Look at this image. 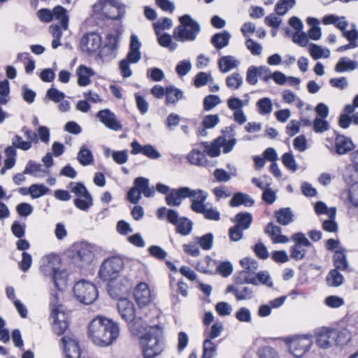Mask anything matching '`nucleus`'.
I'll use <instances>...</instances> for the list:
<instances>
[{
	"label": "nucleus",
	"mask_w": 358,
	"mask_h": 358,
	"mask_svg": "<svg viewBox=\"0 0 358 358\" xmlns=\"http://www.w3.org/2000/svg\"><path fill=\"white\" fill-rule=\"evenodd\" d=\"M334 263L336 269L341 271H346L348 269V262L345 249L339 248L335 251L334 255Z\"/></svg>",
	"instance_id": "e433bc0d"
},
{
	"label": "nucleus",
	"mask_w": 358,
	"mask_h": 358,
	"mask_svg": "<svg viewBox=\"0 0 358 358\" xmlns=\"http://www.w3.org/2000/svg\"><path fill=\"white\" fill-rule=\"evenodd\" d=\"M50 277L52 278L55 287L58 290H64L67 287L68 273L66 270L59 268Z\"/></svg>",
	"instance_id": "7c9ffc66"
},
{
	"label": "nucleus",
	"mask_w": 358,
	"mask_h": 358,
	"mask_svg": "<svg viewBox=\"0 0 358 358\" xmlns=\"http://www.w3.org/2000/svg\"><path fill=\"white\" fill-rule=\"evenodd\" d=\"M157 40L161 46L168 48L171 51L175 50L177 48V44L173 42L171 35L168 34H160L159 33L157 36Z\"/></svg>",
	"instance_id": "680f3d73"
},
{
	"label": "nucleus",
	"mask_w": 358,
	"mask_h": 358,
	"mask_svg": "<svg viewBox=\"0 0 358 358\" xmlns=\"http://www.w3.org/2000/svg\"><path fill=\"white\" fill-rule=\"evenodd\" d=\"M358 64L356 61L352 60L348 57H341L336 63L334 71L337 73H343L351 71L357 69Z\"/></svg>",
	"instance_id": "473e14b6"
},
{
	"label": "nucleus",
	"mask_w": 358,
	"mask_h": 358,
	"mask_svg": "<svg viewBox=\"0 0 358 358\" xmlns=\"http://www.w3.org/2000/svg\"><path fill=\"white\" fill-rule=\"evenodd\" d=\"M214 236L212 233H208L202 236L194 237V241L204 250H210L213 245Z\"/></svg>",
	"instance_id": "603ef678"
},
{
	"label": "nucleus",
	"mask_w": 358,
	"mask_h": 358,
	"mask_svg": "<svg viewBox=\"0 0 358 358\" xmlns=\"http://www.w3.org/2000/svg\"><path fill=\"white\" fill-rule=\"evenodd\" d=\"M176 227V232L182 236H187L191 234L193 229V222L187 217H181L175 225Z\"/></svg>",
	"instance_id": "79ce46f5"
},
{
	"label": "nucleus",
	"mask_w": 358,
	"mask_h": 358,
	"mask_svg": "<svg viewBox=\"0 0 358 358\" xmlns=\"http://www.w3.org/2000/svg\"><path fill=\"white\" fill-rule=\"evenodd\" d=\"M120 334L118 324L110 319L99 315L94 318L88 327V335L97 346L110 345Z\"/></svg>",
	"instance_id": "f03ea898"
},
{
	"label": "nucleus",
	"mask_w": 358,
	"mask_h": 358,
	"mask_svg": "<svg viewBox=\"0 0 358 358\" xmlns=\"http://www.w3.org/2000/svg\"><path fill=\"white\" fill-rule=\"evenodd\" d=\"M173 26L172 20L168 17H163L159 19L157 22L153 24L154 29L157 36L165 29H169Z\"/></svg>",
	"instance_id": "052dcab7"
},
{
	"label": "nucleus",
	"mask_w": 358,
	"mask_h": 358,
	"mask_svg": "<svg viewBox=\"0 0 358 358\" xmlns=\"http://www.w3.org/2000/svg\"><path fill=\"white\" fill-rule=\"evenodd\" d=\"M188 162L193 165L196 166H206L207 164V159L204 153L198 150H192L187 157Z\"/></svg>",
	"instance_id": "a19ab883"
},
{
	"label": "nucleus",
	"mask_w": 358,
	"mask_h": 358,
	"mask_svg": "<svg viewBox=\"0 0 358 358\" xmlns=\"http://www.w3.org/2000/svg\"><path fill=\"white\" fill-rule=\"evenodd\" d=\"M231 34L227 31H223L214 34L210 38V43L217 50L227 47L229 43Z\"/></svg>",
	"instance_id": "c85d7f7f"
},
{
	"label": "nucleus",
	"mask_w": 358,
	"mask_h": 358,
	"mask_svg": "<svg viewBox=\"0 0 358 358\" xmlns=\"http://www.w3.org/2000/svg\"><path fill=\"white\" fill-rule=\"evenodd\" d=\"M259 358H280L278 352L270 346H264L258 350Z\"/></svg>",
	"instance_id": "774afa93"
},
{
	"label": "nucleus",
	"mask_w": 358,
	"mask_h": 358,
	"mask_svg": "<svg viewBox=\"0 0 358 358\" xmlns=\"http://www.w3.org/2000/svg\"><path fill=\"white\" fill-rule=\"evenodd\" d=\"M314 336L315 343L320 348H330L334 345H341L344 342L343 333L333 328H318L315 330Z\"/></svg>",
	"instance_id": "423d86ee"
},
{
	"label": "nucleus",
	"mask_w": 358,
	"mask_h": 358,
	"mask_svg": "<svg viewBox=\"0 0 358 358\" xmlns=\"http://www.w3.org/2000/svg\"><path fill=\"white\" fill-rule=\"evenodd\" d=\"M282 162L284 166L289 170L294 172L298 169V165L292 153L285 152L282 156Z\"/></svg>",
	"instance_id": "69168bd1"
},
{
	"label": "nucleus",
	"mask_w": 358,
	"mask_h": 358,
	"mask_svg": "<svg viewBox=\"0 0 358 358\" xmlns=\"http://www.w3.org/2000/svg\"><path fill=\"white\" fill-rule=\"evenodd\" d=\"M134 187L145 197H152L155 194L154 187H150L149 180L143 177L136 178L134 180Z\"/></svg>",
	"instance_id": "bb28decb"
},
{
	"label": "nucleus",
	"mask_w": 358,
	"mask_h": 358,
	"mask_svg": "<svg viewBox=\"0 0 358 358\" xmlns=\"http://www.w3.org/2000/svg\"><path fill=\"white\" fill-rule=\"evenodd\" d=\"M196 213L202 214L208 220L219 221L220 220V213L210 203H206L201 208V211Z\"/></svg>",
	"instance_id": "c03bdc74"
},
{
	"label": "nucleus",
	"mask_w": 358,
	"mask_h": 358,
	"mask_svg": "<svg viewBox=\"0 0 358 358\" xmlns=\"http://www.w3.org/2000/svg\"><path fill=\"white\" fill-rule=\"evenodd\" d=\"M24 173L31 175L36 178H43L49 174V171L44 168L41 164L29 160L24 169Z\"/></svg>",
	"instance_id": "a878e982"
},
{
	"label": "nucleus",
	"mask_w": 358,
	"mask_h": 358,
	"mask_svg": "<svg viewBox=\"0 0 358 358\" xmlns=\"http://www.w3.org/2000/svg\"><path fill=\"white\" fill-rule=\"evenodd\" d=\"M255 203V201L252 197L242 192L236 193L230 201V206L231 207H236L240 205H244L245 206H252Z\"/></svg>",
	"instance_id": "c9c22d12"
},
{
	"label": "nucleus",
	"mask_w": 358,
	"mask_h": 358,
	"mask_svg": "<svg viewBox=\"0 0 358 358\" xmlns=\"http://www.w3.org/2000/svg\"><path fill=\"white\" fill-rule=\"evenodd\" d=\"M61 263V258L58 255H46L40 261L39 270L43 275L50 277L60 268Z\"/></svg>",
	"instance_id": "ddd939ff"
},
{
	"label": "nucleus",
	"mask_w": 358,
	"mask_h": 358,
	"mask_svg": "<svg viewBox=\"0 0 358 358\" xmlns=\"http://www.w3.org/2000/svg\"><path fill=\"white\" fill-rule=\"evenodd\" d=\"M183 98V92L176 87L171 86L166 88V103L176 104Z\"/></svg>",
	"instance_id": "ea45409f"
},
{
	"label": "nucleus",
	"mask_w": 358,
	"mask_h": 358,
	"mask_svg": "<svg viewBox=\"0 0 358 358\" xmlns=\"http://www.w3.org/2000/svg\"><path fill=\"white\" fill-rule=\"evenodd\" d=\"M240 64V60L232 55L222 56L217 62L219 69L223 73H226L236 69Z\"/></svg>",
	"instance_id": "393cba45"
},
{
	"label": "nucleus",
	"mask_w": 358,
	"mask_h": 358,
	"mask_svg": "<svg viewBox=\"0 0 358 358\" xmlns=\"http://www.w3.org/2000/svg\"><path fill=\"white\" fill-rule=\"evenodd\" d=\"M188 197L191 198V209L197 213L201 211V208L206 205V201L208 198V193L201 189H192L189 188Z\"/></svg>",
	"instance_id": "6ab92c4d"
},
{
	"label": "nucleus",
	"mask_w": 358,
	"mask_h": 358,
	"mask_svg": "<svg viewBox=\"0 0 358 358\" xmlns=\"http://www.w3.org/2000/svg\"><path fill=\"white\" fill-rule=\"evenodd\" d=\"M234 295L238 301L249 300L253 297V291L248 287H238L234 290Z\"/></svg>",
	"instance_id": "bf43d9fd"
},
{
	"label": "nucleus",
	"mask_w": 358,
	"mask_h": 358,
	"mask_svg": "<svg viewBox=\"0 0 358 358\" xmlns=\"http://www.w3.org/2000/svg\"><path fill=\"white\" fill-rule=\"evenodd\" d=\"M243 83V76L238 72L233 73L226 78L227 86L232 90L239 89Z\"/></svg>",
	"instance_id": "49530a36"
},
{
	"label": "nucleus",
	"mask_w": 358,
	"mask_h": 358,
	"mask_svg": "<svg viewBox=\"0 0 358 358\" xmlns=\"http://www.w3.org/2000/svg\"><path fill=\"white\" fill-rule=\"evenodd\" d=\"M124 268V261L119 257H112L105 259L101 264L99 275L104 281H109V292H113L112 282L116 280Z\"/></svg>",
	"instance_id": "39448f33"
},
{
	"label": "nucleus",
	"mask_w": 358,
	"mask_h": 358,
	"mask_svg": "<svg viewBox=\"0 0 358 358\" xmlns=\"http://www.w3.org/2000/svg\"><path fill=\"white\" fill-rule=\"evenodd\" d=\"M216 355L217 345L210 339H205L203 343L202 358H215Z\"/></svg>",
	"instance_id": "864d4df0"
},
{
	"label": "nucleus",
	"mask_w": 358,
	"mask_h": 358,
	"mask_svg": "<svg viewBox=\"0 0 358 358\" xmlns=\"http://www.w3.org/2000/svg\"><path fill=\"white\" fill-rule=\"evenodd\" d=\"M221 103V99L219 96L210 94L206 96L203 102V109L209 111L216 107Z\"/></svg>",
	"instance_id": "e2e57ef3"
},
{
	"label": "nucleus",
	"mask_w": 358,
	"mask_h": 358,
	"mask_svg": "<svg viewBox=\"0 0 358 358\" xmlns=\"http://www.w3.org/2000/svg\"><path fill=\"white\" fill-rule=\"evenodd\" d=\"M343 275L338 271V269L331 270L327 277V284L329 287H338L343 283Z\"/></svg>",
	"instance_id": "37998d69"
},
{
	"label": "nucleus",
	"mask_w": 358,
	"mask_h": 358,
	"mask_svg": "<svg viewBox=\"0 0 358 358\" xmlns=\"http://www.w3.org/2000/svg\"><path fill=\"white\" fill-rule=\"evenodd\" d=\"M157 217L159 220H164L166 218L169 223L174 226L178 224L180 218L178 211L173 209H167L166 207H161L158 208L157 211Z\"/></svg>",
	"instance_id": "cd10ccee"
},
{
	"label": "nucleus",
	"mask_w": 358,
	"mask_h": 358,
	"mask_svg": "<svg viewBox=\"0 0 358 358\" xmlns=\"http://www.w3.org/2000/svg\"><path fill=\"white\" fill-rule=\"evenodd\" d=\"M76 75L78 76V85L85 87L90 84V78L94 75V72L91 69L80 65L76 70Z\"/></svg>",
	"instance_id": "c756f323"
},
{
	"label": "nucleus",
	"mask_w": 358,
	"mask_h": 358,
	"mask_svg": "<svg viewBox=\"0 0 358 358\" xmlns=\"http://www.w3.org/2000/svg\"><path fill=\"white\" fill-rule=\"evenodd\" d=\"M220 122V117L217 114L207 115L203 117L202 120L203 128L198 130L199 134L201 136L207 135V129L214 128Z\"/></svg>",
	"instance_id": "2f4dec72"
},
{
	"label": "nucleus",
	"mask_w": 358,
	"mask_h": 358,
	"mask_svg": "<svg viewBox=\"0 0 358 358\" xmlns=\"http://www.w3.org/2000/svg\"><path fill=\"white\" fill-rule=\"evenodd\" d=\"M243 282L253 285L262 284L269 287L273 286V281L267 271L259 272L256 275L246 276L245 279H243Z\"/></svg>",
	"instance_id": "5701e85b"
},
{
	"label": "nucleus",
	"mask_w": 358,
	"mask_h": 358,
	"mask_svg": "<svg viewBox=\"0 0 358 358\" xmlns=\"http://www.w3.org/2000/svg\"><path fill=\"white\" fill-rule=\"evenodd\" d=\"M189 187H183L172 189L166 197V202L170 206H178L183 199L188 198Z\"/></svg>",
	"instance_id": "412c9836"
},
{
	"label": "nucleus",
	"mask_w": 358,
	"mask_h": 358,
	"mask_svg": "<svg viewBox=\"0 0 358 358\" xmlns=\"http://www.w3.org/2000/svg\"><path fill=\"white\" fill-rule=\"evenodd\" d=\"M252 216L249 213H240L236 216V222L237 226L242 229H248L252 223Z\"/></svg>",
	"instance_id": "5fc2aeb1"
},
{
	"label": "nucleus",
	"mask_w": 358,
	"mask_h": 358,
	"mask_svg": "<svg viewBox=\"0 0 358 358\" xmlns=\"http://www.w3.org/2000/svg\"><path fill=\"white\" fill-rule=\"evenodd\" d=\"M258 113L262 115H269L273 110L271 99L264 97L259 99L257 102Z\"/></svg>",
	"instance_id": "de8ad7c7"
},
{
	"label": "nucleus",
	"mask_w": 358,
	"mask_h": 358,
	"mask_svg": "<svg viewBox=\"0 0 358 358\" xmlns=\"http://www.w3.org/2000/svg\"><path fill=\"white\" fill-rule=\"evenodd\" d=\"M277 222L287 226L294 221V214L290 208H282L275 212Z\"/></svg>",
	"instance_id": "72a5a7b5"
},
{
	"label": "nucleus",
	"mask_w": 358,
	"mask_h": 358,
	"mask_svg": "<svg viewBox=\"0 0 358 358\" xmlns=\"http://www.w3.org/2000/svg\"><path fill=\"white\" fill-rule=\"evenodd\" d=\"M130 331L138 337L144 358H154L163 351L164 334L159 325L149 326L146 322L141 326L136 322L131 325Z\"/></svg>",
	"instance_id": "f257e3e1"
},
{
	"label": "nucleus",
	"mask_w": 358,
	"mask_h": 358,
	"mask_svg": "<svg viewBox=\"0 0 358 358\" xmlns=\"http://www.w3.org/2000/svg\"><path fill=\"white\" fill-rule=\"evenodd\" d=\"M73 203L78 209L87 211L93 206V199L92 195L83 196V198H76L74 199Z\"/></svg>",
	"instance_id": "13d9d810"
},
{
	"label": "nucleus",
	"mask_w": 358,
	"mask_h": 358,
	"mask_svg": "<svg viewBox=\"0 0 358 358\" xmlns=\"http://www.w3.org/2000/svg\"><path fill=\"white\" fill-rule=\"evenodd\" d=\"M315 210L317 215L325 214L329 217H336V208L335 207L328 208L326 204L322 201H318L315 204Z\"/></svg>",
	"instance_id": "6e6d98bb"
},
{
	"label": "nucleus",
	"mask_w": 358,
	"mask_h": 358,
	"mask_svg": "<svg viewBox=\"0 0 358 358\" xmlns=\"http://www.w3.org/2000/svg\"><path fill=\"white\" fill-rule=\"evenodd\" d=\"M94 246L88 243H80L76 247L73 259L80 266L90 264L94 257Z\"/></svg>",
	"instance_id": "f8f14e48"
},
{
	"label": "nucleus",
	"mask_w": 358,
	"mask_h": 358,
	"mask_svg": "<svg viewBox=\"0 0 358 358\" xmlns=\"http://www.w3.org/2000/svg\"><path fill=\"white\" fill-rule=\"evenodd\" d=\"M73 295L80 303L89 305L96 300L98 291L94 284L81 280L74 285Z\"/></svg>",
	"instance_id": "6e6552de"
},
{
	"label": "nucleus",
	"mask_w": 358,
	"mask_h": 358,
	"mask_svg": "<svg viewBox=\"0 0 358 358\" xmlns=\"http://www.w3.org/2000/svg\"><path fill=\"white\" fill-rule=\"evenodd\" d=\"M327 146V148H330V146ZM331 148H333V150L336 154L343 155L353 150L355 148V145L350 138L344 135L338 134L335 137Z\"/></svg>",
	"instance_id": "dca6fc26"
},
{
	"label": "nucleus",
	"mask_w": 358,
	"mask_h": 358,
	"mask_svg": "<svg viewBox=\"0 0 358 358\" xmlns=\"http://www.w3.org/2000/svg\"><path fill=\"white\" fill-rule=\"evenodd\" d=\"M282 101L287 104L295 103L298 108H302L304 106L303 101L297 96L292 91L285 90L282 92Z\"/></svg>",
	"instance_id": "a18cd8bd"
},
{
	"label": "nucleus",
	"mask_w": 358,
	"mask_h": 358,
	"mask_svg": "<svg viewBox=\"0 0 358 358\" xmlns=\"http://www.w3.org/2000/svg\"><path fill=\"white\" fill-rule=\"evenodd\" d=\"M180 25L174 29L173 37L178 41H193L201 31L199 24L189 15L179 18Z\"/></svg>",
	"instance_id": "20e7f679"
},
{
	"label": "nucleus",
	"mask_w": 358,
	"mask_h": 358,
	"mask_svg": "<svg viewBox=\"0 0 358 358\" xmlns=\"http://www.w3.org/2000/svg\"><path fill=\"white\" fill-rule=\"evenodd\" d=\"M340 173L344 182L348 185L357 184L358 167L352 163L347 164L343 167L339 168Z\"/></svg>",
	"instance_id": "4be33fe9"
},
{
	"label": "nucleus",
	"mask_w": 358,
	"mask_h": 358,
	"mask_svg": "<svg viewBox=\"0 0 358 358\" xmlns=\"http://www.w3.org/2000/svg\"><path fill=\"white\" fill-rule=\"evenodd\" d=\"M55 13L56 15H59L57 17L59 18V24H52L49 27V31L53 38L51 43L53 49H57L62 45L60 39L63 31L68 29L69 21L66 9L59 8L56 9Z\"/></svg>",
	"instance_id": "9b49d317"
},
{
	"label": "nucleus",
	"mask_w": 358,
	"mask_h": 358,
	"mask_svg": "<svg viewBox=\"0 0 358 358\" xmlns=\"http://www.w3.org/2000/svg\"><path fill=\"white\" fill-rule=\"evenodd\" d=\"M64 353L66 358H80L81 351L74 336H65L62 338Z\"/></svg>",
	"instance_id": "f3484780"
},
{
	"label": "nucleus",
	"mask_w": 358,
	"mask_h": 358,
	"mask_svg": "<svg viewBox=\"0 0 358 358\" xmlns=\"http://www.w3.org/2000/svg\"><path fill=\"white\" fill-rule=\"evenodd\" d=\"M68 188L76 196V198H83L91 195L86 187L80 182H71Z\"/></svg>",
	"instance_id": "8fccbe9b"
},
{
	"label": "nucleus",
	"mask_w": 358,
	"mask_h": 358,
	"mask_svg": "<svg viewBox=\"0 0 358 358\" xmlns=\"http://www.w3.org/2000/svg\"><path fill=\"white\" fill-rule=\"evenodd\" d=\"M102 44L101 36L95 32L85 34L80 41V48L84 52L92 55L99 50Z\"/></svg>",
	"instance_id": "4468645a"
},
{
	"label": "nucleus",
	"mask_w": 358,
	"mask_h": 358,
	"mask_svg": "<svg viewBox=\"0 0 358 358\" xmlns=\"http://www.w3.org/2000/svg\"><path fill=\"white\" fill-rule=\"evenodd\" d=\"M94 8L95 10L113 20L122 19L125 14V7L119 0H99Z\"/></svg>",
	"instance_id": "1a4fd4ad"
},
{
	"label": "nucleus",
	"mask_w": 358,
	"mask_h": 358,
	"mask_svg": "<svg viewBox=\"0 0 358 358\" xmlns=\"http://www.w3.org/2000/svg\"><path fill=\"white\" fill-rule=\"evenodd\" d=\"M282 340L287 345L289 352L298 358L309 351L313 345V337L309 334L284 337Z\"/></svg>",
	"instance_id": "0eeeda50"
},
{
	"label": "nucleus",
	"mask_w": 358,
	"mask_h": 358,
	"mask_svg": "<svg viewBox=\"0 0 358 358\" xmlns=\"http://www.w3.org/2000/svg\"><path fill=\"white\" fill-rule=\"evenodd\" d=\"M135 299L140 308L150 305L152 302L151 291L145 282H140L135 289Z\"/></svg>",
	"instance_id": "a211bd4d"
},
{
	"label": "nucleus",
	"mask_w": 358,
	"mask_h": 358,
	"mask_svg": "<svg viewBox=\"0 0 358 358\" xmlns=\"http://www.w3.org/2000/svg\"><path fill=\"white\" fill-rule=\"evenodd\" d=\"M117 308L122 318L129 323L130 329L136 322L141 326L145 324L147 321L141 315L139 312H136L134 303L127 298H121L117 303Z\"/></svg>",
	"instance_id": "9d476101"
},
{
	"label": "nucleus",
	"mask_w": 358,
	"mask_h": 358,
	"mask_svg": "<svg viewBox=\"0 0 358 358\" xmlns=\"http://www.w3.org/2000/svg\"><path fill=\"white\" fill-rule=\"evenodd\" d=\"M240 264L243 269L237 277L236 282L245 283L243 282V279H245L246 276L253 275L258 268V262L251 257H245L240 261Z\"/></svg>",
	"instance_id": "aec40b11"
},
{
	"label": "nucleus",
	"mask_w": 358,
	"mask_h": 358,
	"mask_svg": "<svg viewBox=\"0 0 358 358\" xmlns=\"http://www.w3.org/2000/svg\"><path fill=\"white\" fill-rule=\"evenodd\" d=\"M223 142H224V138L220 137L211 144H208L207 142L203 143L204 151L212 157H218L220 154L222 143Z\"/></svg>",
	"instance_id": "4c0bfd02"
},
{
	"label": "nucleus",
	"mask_w": 358,
	"mask_h": 358,
	"mask_svg": "<svg viewBox=\"0 0 358 358\" xmlns=\"http://www.w3.org/2000/svg\"><path fill=\"white\" fill-rule=\"evenodd\" d=\"M59 8H64L62 6H56L52 10V11L50 10L49 9H46V8L40 9L37 13L38 17L41 20V21L44 22H50L53 19L59 21V18H57V17L59 15H56V13H55L56 9Z\"/></svg>",
	"instance_id": "09e8293b"
},
{
	"label": "nucleus",
	"mask_w": 358,
	"mask_h": 358,
	"mask_svg": "<svg viewBox=\"0 0 358 358\" xmlns=\"http://www.w3.org/2000/svg\"><path fill=\"white\" fill-rule=\"evenodd\" d=\"M296 4V0H279L275 6V12L278 15H284L289 9Z\"/></svg>",
	"instance_id": "3c124183"
},
{
	"label": "nucleus",
	"mask_w": 358,
	"mask_h": 358,
	"mask_svg": "<svg viewBox=\"0 0 358 358\" xmlns=\"http://www.w3.org/2000/svg\"><path fill=\"white\" fill-rule=\"evenodd\" d=\"M10 85L7 80L0 82V103L6 104L10 100Z\"/></svg>",
	"instance_id": "0e129e2a"
},
{
	"label": "nucleus",
	"mask_w": 358,
	"mask_h": 358,
	"mask_svg": "<svg viewBox=\"0 0 358 358\" xmlns=\"http://www.w3.org/2000/svg\"><path fill=\"white\" fill-rule=\"evenodd\" d=\"M265 232L273 243H286L289 241L287 236L281 234L282 229L272 222L267 224Z\"/></svg>",
	"instance_id": "b1692460"
},
{
	"label": "nucleus",
	"mask_w": 358,
	"mask_h": 358,
	"mask_svg": "<svg viewBox=\"0 0 358 358\" xmlns=\"http://www.w3.org/2000/svg\"><path fill=\"white\" fill-rule=\"evenodd\" d=\"M31 197L34 199L48 194L50 189L43 184H33L31 185Z\"/></svg>",
	"instance_id": "4d7b16f0"
},
{
	"label": "nucleus",
	"mask_w": 358,
	"mask_h": 358,
	"mask_svg": "<svg viewBox=\"0 0 358 358\" xmlns=\"http://www.w3.org/2000/svg\"><path fill=\"white\" fill-rule=\"evenodd\" d=\"M77 159L83 166H88L93 163V154L86 145H81L77 155Z\"/></svg>",
	"instance_id": "58836bf2"
},
{
	"label": "nucleus",
	"mask_w": 358,
	"mask_h": 358,
	"mask_svg": "<svg viewBox=\"0 0 358 358\" xmlns=\"http://www.w3.org/2000/svg\"><path fill=\"white\" fill-rule=\"evenodd\" d=\"M183 251L188 255L196 257H199L201 254V251L198 246V243L193 240V241H190L187 243H185L182 245Z\"/></svg>",
	"instance_id": "338daca9"
},
{
	"label": "nucleus",
	"mask_w": 358,
	"mask_h": 358,
	"mask_svg": "<svg viewBox=\"0 0 358 358\" xmlns=\"http://www.w3.org/2000/svg\"><path fill=\"white\" fill-rule=\"evenodd\" d=\"M96 117L99 118V121L109 129L120 131L122 129V125L115 114L108 109L99 110L96 114Z\"/></svg>",
	"instance_id": "2eb2a0df"
},
{
	"label": "nucleus",
	"mask_w": 358,
	"mask_h": 358,
	"mask_svg": "<svg viewBox=\"0 0 358 358\" xmlns=\"http://www.w3.org/2000/svg\"><path fill=\"white\" fill-rule=\"evenodd\" d=\"M50 316L52 329L58 335L62 334L68 328V313L64 306L59 303L58 294H51L50 299Z\"/></svg>",
	"instance_id": "7ed1b4c3"
},
{
	"label": "nucleus",
	"mask_w": 358,
	"mask_h": 358,
	"mask_svg": "<svg viewBox=\"0 0 358 358\" xmlns=\"http://www.w3.org/2000/svg\"><path fill=\"white\" fill-rule=\"evenodd\" d=\"M308 49L310 56L315 60H317L321 58L327 59L330 57V50L317 44L310 43Z\"/></svg>",
	"instance_id": "f704fd0d"
}]
</instances>
